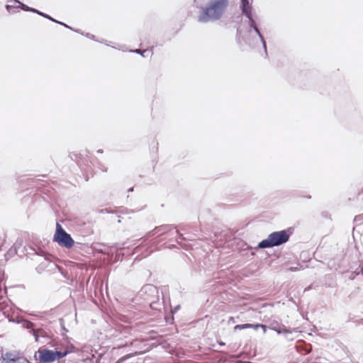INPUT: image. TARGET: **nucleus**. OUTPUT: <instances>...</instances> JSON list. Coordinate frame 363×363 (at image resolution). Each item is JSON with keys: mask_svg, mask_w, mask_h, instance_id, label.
Listing matches in <instances>:
<instances>
[{"mask_svg": "<svg viewBox=\"0 0 363 363\" xmlns=\"http://www.w3.org/2000/svg\"><path fill=\"white\" fill-rule=\"evenodd\" d=\"M30 333L34 336L35 342H38L40 335H43L44 330L42 328L35 329L34 328L32 330H30Z\"/></svg>", "mask_w": 363, "mask_h": 363, "instance_id": "f8f14e48", "label": "nucleus"}, {"mask_svg": "<svg viewBox=\"0 0 363 363\" xmlns=\"http://www.w3.org/2000/svg\"><path fill=\"white\" fill-rule=\"evenodd\" d=\"M174 229H176V226L174 225H169V224L162 225L155 227L154 228V230L148 232L146 234L145 237L144 238V240H145L146 239L153 236L154 235H155L157 233H159L160 235H162L168 232H171V231L174 230Z\"/></svg>", "mask_w": 363, "mask_h": 363, "instance_id": "6e6552de", "label": "nucleus"}, {"mask_svg": "<svg viewBox=\"0 0 363 363\" xmlns=\"http://www.w3.org/2000/svg\"><path fill=\"white\" fill-rule=\"evenodd\" d=\"M97 152H98V153H102V152H103V150H97Z\"/></svg>", "mask_w": 363, "mask_h": 363, "instance_id": "2f4dec72", "label": "nucleus"}, {"mask_svg": "<svg viewBox=\"0 0 363 363\" xmlns=\"http://www.w3.org/2000/svg\"><path fill=\"white\" fill-rule=\"evenodd\" d=\"M245 43H246L247 44H248L249 45H250V46L253 45L252 39H251V38H248V39H247V40H245Z\"/></svg>", "mask_w": 363, "mask_h": 363, "instance_id": "4be33fe9", "label": "nucleus"}, {"mask_svg": "<svg viewBox=\"0 0 363 363\" xmlns=\"http://www.w3.org/2000/svg\"><path fill=\"white\" fill-rule=\"evenodd\" d=\"M242 325H237L234 327V331H236L238 330H242Z\"/></svg>", "mask_w": 363, "mask_h": 363, "instance_id": "aec40b11", "label": "nucleus"}, {"mask_svg": "<svg viewBox=\"0 0 363 363\" xmlns=\"http://www.w3.org/2000/svg\"><path fill=\"white\" fill-rule=\"evenodd\" d=\"M269 328L275 331L277 334L281 335V333L286 332L284 330L286 327L277 320H273L270 322Z\"/></svg>", "mask_w": 363, "mask_h": 363, "instance_id": "1a4fd4ad", "label": "nucleus"}, {"mask_svg": "<svg viewBox=\"0 0 363 363\" xmlns=\"http://www.w3.org/2000/svg\"><path fill=\"white\" fill-rule=\"evenodd\" d=\"M250 4L249 0H240V4Z\"/></svg>", "mask_w": 363, "mask_h": 363, "instance_id": "b1692460", "label": "nucleus"}, {"mask_svg": "<svg viewBox=\"0 0 363 363\" xmlns=\"http://www.w3.org/2000/svg\"><path fill=\"white\" fill-rule=\"evenodd\" d=\"M70 350L66 349L60 351H53L47 348H39L35 352L34 358L40 363H50L60 359L70 353Z\"/></svg>", "mask_w": 363, "mask_h": 363, "instance_id": "20e7f679", "label": "nucleus"}, {"mask_svg": "<svg viewBox=\"0 0 363 363\" xmlns=\"http://www.w3.org/2000/svg\"><path fill=\"white\" fill-rule=\"evenodd\" d=\"M35 13L38 14V15H40V16H43V17H44V18H47V19H48V20H50V21H52V22H57V20L54 19L50 16H49V15H48V14H46L45 13H43V12H41V11H40L38 10H37V12H35Z\"/></svg>", "mask_w": 363, "mask_h": 363, "instance_id": "4468645a", "label": "nucleus"}, {"mask_svg": "<svg viewBox=\"0 0 363 363\" xmlns=\"http://www.w3.org/2000/svg\"><path fill=\"white\" fill-rule=\"evenodd\" d=\"M179 308H180V306H179V305H177V306H176L174 308V309H172V312L173 313H177V312L179 310Z\"/></svg>", "mask_w": 363, "mask_h": 363, "instance_id": "412c9836", "label": "nucleus"}, {"mask_svg": "<svg viewBox=\"0 0 363 363\" xmlns=\"http://www.w3.org/2000/svg\"><path fill=\"white\" fill-rule=\"evenodd\" d=\"M359 274H363V267H361L360 269H357L354 271H351V274L349 276V279L350 280H353L357 275Z\"/></svg>", "mask_w": 363, "mask_h": 363, "instance_id": "ddd939ff", "label": "nucleus"}, {"mask_svg": "<svg viewBox=\"0 0 363 363\" xmlns=\"http://www.w3.org/2000/svg\"><path fill=\"white\" fill-rule=\"evenodd\" d=\"M235 318L233 317H230L229 319H228V323H235Z\"/></svg>", "mask_w": 363, "mask_h": 363, "instance_id": "5701e85b", "label": "nucleus"}, {"mask_svg": "<svg viewBox=\"0 0 363 363\" xmlns=\"http://www.w3.org/2000/svg\"><path fill=\"white\" fill-rule=\"evenodd\" d=\"M257 327H258V326H260V327L263 328H264V330L265 331V328H266V326H265V325H257Z\"/></svg>", "mask_w": 363, "mask_h": 363, "instance_id": "cd10ccee", "label": "nucleus"}, {"mask_svg": "<svg viewBox=\"0 0 363 363\" xmlns=\"http://www.w3.org/2000/svg\"><path fill=\"white\" fill-rule=\"evenodd\" d=\"M72 30H74V29ZM74 31L84 35V33L83 32H81L80 30H74Z\"/></svg>", "mask_w": 363, "mask_h": 363, "instance_id": "a878e982", "label": "nucleus"}, {"mask_svg": "<svg viewBox=\"0 0 363 363\" xmlns=\"http://www.w3.org/2000/svg\"><path fill=\"white\" fill-rule=\"evenodd\" d=\"M84 35H85L86 38H89V39H91V40H95V41L99 42V43H104V40H96V39H95V36H94V35H92V34H91V33H85V34H84Z\"/></svg>", "mask_w": 363, "mask_h": 363, "instance_id": "2eb2a0df", "label": "nucleus"}, {"mask_svg": "<svg viewBox=\"0 0 363 363\" xmlns=\"http://www.w3.org/2000/svg\"><path fill=\"white\" fill-rule=\"evenodd\" d=\"M252 328V325L250 323L242 324V328L243 329H247Z\"/></svg>", "mask_w": 363, "mask_h": 363, "instance_id": "6ab92c4d", "label": "nucleus"}, {"mask_svg": "<svg viewBox=\"0 0 363 363\" xmlns=\"http://www.w3.org/2000/svg\"><path fill=\"white\" fill-rule=\"evenodd\" d=\"M175 230V233L178 235V239L181 240H184L186 238L184 237L183 234L180 233L179 230L176 228V229H174Z\"/></svg>", "mask_w": 363, "mask_h": 363, "instance_id": "dca6fc26", "label": "nucleus"}, {"mask_svg": "<svg viewBox=\"0 0 363 363\" xmlns=\"http://www.w3.org/2000/svg\"><path fill=\"white\" fill-rule=\"evenodd\" d=\"M17 323H21L22 325V328L30 330H32L35 326V325L33 322L26 319L18 320Z\"/></svg>", "mask_w": 363, "mask_h": 363, "instance_id": "9d476101", "label": "nucleus"}, {"mask_svg": "<svg viewBox=\"0 0 363 363\" xmlns=\"http://www.w3.org/2000/svg\"><path fill=\"white\" fill-rule=\"evenodd\" d=\"M240 8L242 16L247 18V33L249 35H252V31L255 33L262 45L265 55L267 56V43L259 28L258 18L253 13L252 5L250 4H240Z\"/></svg>", "mask_w": 363, "mask_h": 363, "instance_id": "f03ea898", "label": "nucleus"}, {"mask_svg": "<svg viewBox=\"0 0 363 363\" xmlns=\"http://www.w3.org/2000/svg\"><path fill=\"white\" fill-rule=\"evenodd\" d=\"M133 191V187L128 189V192H130V191Z\"/></svg>", "mask_w": 363, "mask_h": 363, "instance_id": "7c9ffc66", "label": "nucleus"}, {"mask_svg": "<svg viewBox=\"0 0 363 363\" xmlns=\"http://www.w3.org/2000/svg\"><path fill=\"white\" fill-rule=\"evenodd\" d=\"M219 345H225V343H224V342H219Z\"/></svg>", "mask_w": 363, "mask_h": 363, "instance_id": "473e14b6", "label": "nucleus"}, {"mask_svg": "<svg viewBox=\"0 0 363 363\" xmlns=\"http://www.w3.org/2000/svg\"><path fill=\"white\" fill-rule=\"evenodd\" d=\"M289 238V234L285 230L275 231L270 233L267 239L259 242L255 248L264 249L279 246L287 242Z\"/></svg>", "mask_w": 363, "mask_h": 363, "instance_id": "7ed1b4c3", "label": "nucleus"}, {"mask_svg": "<svg viewBox=\"0 0 363 363\" xmlns=\"http://www.w3.org/2000/svg\"><path fill=\"white\" fill-rule=\"evenodd\" d=\"M72 30H74V29ZM74 31L84 35V33L83 32H81L80 30H74Z\"/></svg>", "mask_w": 363, "mask_h": 363, "instance_id": "bb28decb", "label": "nucleus"}, {"mask_svg": "<svg viewBox=\"0 0 363 363\" xmlns=\"http://www.w3.org/2000/svg\"><path fill=\"white\" fill-rule=\"evenodd\" d=\"M78 164L79 165V167H80L81 168H83V167H82V164L81 163L80 160H78Z\"/></svg>", "mask_w": 363, "mask_h": 363, "instance_id": "c85d7f7f", "label": "nucleus"}, {"mask_svg": "<svg viewBox=\"0 0 363 363\" xmlns=\"http://www.w3.org/2000/svg\"><path fill=\"white\" fill-rule=\"evenodd\" d=\"M11 8H13V6H11V5H6V10H7L8 11H10V9H11Z\"/></svg>", "mask_w": 363, "mask_h": 363, "instance_id": "393cba45", "label": "nucleus"}, {"mask_svg": "<svg viewBox=\"0 0 363 363\" xmlns=\"http://www.w3.org/2000/svg\"><path fill=\"white\" fill-rule=\"evenodd\" d=\"M101 213H108V210L107 209H103L101 210Z\"/></svg>", "mask_w": 363, "mask_h": 363, "instance_id": "c756f323", "label": "nucleus"}, {"mask_svg": "<svg viewBox=\"0 0 363 363\" xmlns=\"http://www.w3.org/2000/svg\"><path fill=\"white\" fill-rule=\"evenodd\" d=\"M230 4V0H210L198 16L200 23L215 22L220 20Z\"/></svg>", "mask_w": 363, "mask_h": 363, "instance_id": "f257e3e1", "label": "nucleus"}, {"mask_svg": "<svg viewBox=\"0 0 363 363\" xmlns=\"http://www.w3.org/2000/svg\"><path fill=\"white\" fill-rule=\"evenodd\" d=\"M286 332L281 333V334L284 335L285 338L289 341H292L294 338L291 336L294 332H296L295 328L288 329L287 328L284 330Z\"/></svg>", "mask_w": 363, "mask_h": 363, "instance_id": "9b49d317", "label": "nucleus"}, {"mask_svg": "<svg viewBox=\"0 0 363 363\" xmlns=\"http://www.w3.org/2000/svg\"><path fill=\"white\" fill-rule=\"evenodd\" d=\"M26 358L18 353L7 352L2 354L1 363H26Z\"/></svg>", "mask_w": 363, "mask_h": 363, "instance_id": "0eeeda50", "label": "nucleus"}, {"mask_svg": "<svg viewBox=\"0 0 363 363\" xmlns=\"http://www.w3.org/2000/svg\"><path fill=\"white\" fill-rule=\"evenodd\" d=\"M56 23H58V24H60V25L63 26H64V27H65V28H69V29L73 30V28H71L70 26H69L68 25H67V24H66V23H62V22L59 21H57V22H56Z\"/></svg>", "mask_w": 363, "mask_h": 363, "instance_id": "a211bd4d", "label": "nucleus"}, {"mask_svg": "<svg viewBox=\"0 0 363 363\" xmlns=\"http://www.w3.org/2000/svg\"><path fill=\"white\" fill-rule=\"evenodd\" d=\"M54 241L57 242L60 246L66 248L72 247L74 243L71 235L68 234L58 223H57L56 225Z\"/></svg>", "mask_w": 363, "mask_h": 363, "instance_id": "39448f33", "label": "nucleus"}, {"mask_svg": "<svg viewBox=\"0 0 363 363\" xmlns=\"http://www.w3.org/2000/svg\"><path fill=\"white\" fill-rule=\"evenodd\" d=\"M131 52L141 55L142 56H144V53L146 52V50H141L137 49L135 50H131Z\"/></svg>", "mask_w": 363, "mask_h": 363, "instance_id": "f3484780", "label": "nucleus"}, {"mask_svg": "<svg viewBox=\"0 0 363 363\" xmlns=\"http://www.w3.org/2000/svg\"><path fill=\"white\" fill-rule=\"evenodd\" d=\"M141 292L147 294V296L144 298L147 300L152 309L160 310V303L158 297V289L156 286L151 284L146 285L142 289Z\"/></svg>", "mask_w": 363, "mask_h": 363, "instance_id": "423d86ee", "label": "nucleus"}]
</instances>
